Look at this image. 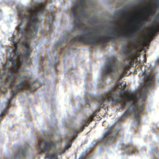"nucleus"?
Masks as SVG:
<instances>
[{"mask_svg": "<svg viewBox=\"0 0 159 159\" xmlns=\"http://www.w3.org/2000/svg\"><path fill=\"white\" fill-rule=\"evenodd\" d=\"M46 7L45 3L39 0H32L30 5L17 6L21 22L16 28L18 35L14 34L9 39L14 47H7V51L11 57L8 58L3 67H24L31 63L30 41L37 38V33Z\"/></svg>", "mask_w": 159, "mask_h": 159, "instance_id": "f257e3e1", "label": "nucleus"}, {"mask_svg": "<svg viewBox=\"0 0 159 159\" xmlns=\"http://www.w3.org/2000/svg\"><path fill=\"white\" fill-rule=\"evenodd\" d=\"M96 115L94 113L93 115L86 116L77 128L74 127L72 124L67 125L69 128L68 133L64 139L57 141L49 139L53 137L54 135L56 133L57 129L56 124L55 123H53L51 125L49 124L48 126L51 129L52 132L47 134L48 138L45 137L43 139L39 138L37 145L39 152L42 153L49 151L51 152L45 155L46 159H58L57 155L64 154L71 147L72 145L71 142L73 141L72 140L77 138V134L75 135V134L83 131L84 129V126H87L89 124L93 119V116Z\"/></svg>", "mask_w": 159, "mask_h": 159, "instance_id": "f03ea898", "label": "nucleus"}, {"mask_svg": "<svg viewBox=\"0 0 159 159\" xmlns=\"http://www.w3.org/2000/svg\"><path fill=\"white\" fill-rule=\"evenodd\" d=\"M150 71H143L140 73L139 78L144 82L141 83L138 90L134 92H148V89L155 87L154 78L153 75L150 74Z\"/></svg>", "mask_w": 159, "mask_h": 159, "instance_id": "7ed1b4c3", "label": "nucleus"}, {"mask_svg": "<svg viewBox=\"0 0 159 159\" xmlns=\"http://www.w3.org/2000/svg\"><path fill=\"white\" fill-rule=\"evenodd\" d=\"M120 129L119 126L116 128L115 126H111L108 128L101 139L96 142V143L110 144L115 142L116 140L117 136L118 134Z\"/></svg>", "mask_w": 159, "mask_h": 159, "instance_id": "20e7f679", "label": "nucleus"}, {"mask_svg": "<svg viewBox=\"0 0 159 159\" xmlns=\"http://www.w3.org/2000/svg\"><path fill=\"white\" fill-rule=\"evenodd\" d=\"M29 145L26 144L25 147L21 146L18 147L16 151L11 157V159H24L29 154L28 150Z\"/></svg>", "mask_w": 159, "mask_h": 159, "instance_id": "39448f33", "label": "nucleus"}, {"mask_svg": "<svg viewBox=\"0 0 159 159\" xmlns=\"http://www.w3.org/2000/svg\"><path fill=\"white\" fill-rule=\"evenodd\" d=\"M47 17V19L46 20L47 24L49 26V34L52 31L53 27L52 25L54 20H55L56 16L55 14L52 12H50L48 14H46Z\"/></svg>", "mask_w": 159, "mask_h": 159, "instance_id": "423d86ee", "label": "nucleus"}, {"mask_svg": "<svg viewBox=\"0 0 159 159\" xmlns=\"http://www.w3.org/2000/svg\"><path fill=\"white\" fill-rule=\"evenodd\" d=\"M142 11L143 13V16H141L140 15H139L138 16V18L140 20V24L144 26L147 23V21L143 20L144 19H146L147 16L150 13L148 10H146L145 8H143L142 10Z\"/></svg>", "mask_w": 159, "mask_h": 159, "instance_id": "0eeeda50", "label": "nucleus"}, {"mask_svg": "<svg viewBox=\"0 0 159 159\" xmlns=\"http://www.w3.org/2000/svg\"><path fill=\"white\" fill-rule=\"evenodd\" d=\"M125 148H122V150L124 151L125 152V153L129 155H131V153L133 152H134L135 150L133 149L130 146L126 145Z\"/></svg>", "mask_w": 159, "mask_h": 159, "instance_id": "6e6552de", "label": "nucleus"}, {"mask_svg": "<svg viewBox=\"0 0 159 159\" xmlns=\"http://www.w3.org/2000/svg\"><path fill=\"white\" fill-rule=\"evenodd\" d=\"M58 57L57 55L55 56V59L53 61L52 63L50 62V64L52 66H56L57 65V62L58 61Z\"/></svg>", "mask_w": 159, "mask_h": 159, "instance_id": "1a4fd4ad", "label": "nucleus"}, {"mask_svg": "<svg viewBox=\"0 0 159 159\" xmlns=\"http://www.w3.org/2000/svg\"><path fill=\"white\" fill-rule=\"evenodd\" d=\"M159 26L153 27L152 29V33L154 34H155L156 32L159 30Z\"/></svg>", "mask_w": 159, "mask_h": 159, "instance_id": "9d476101", "label": "nucleus"}, {"mask_svg": "<svg viewBox=\"0 0 159 159\" xmlns=\"http://www.w3.org/2000/svg\"><path fill=\"white\" fill-rule=\"evenodd\" d=\"M134 23L135 25L136 26H138L139 28H140V29H142L144 27V26H143L141 24L140 25H139V23L137 21H135Z\"/></svg>", "mask_w": 159, "mask_h": 159, "instance_id": "9b49d317", "label": "nucleus"}, {"mask_svg": "<svg viewBox=\"0 0 159 159\" xmlns=\"http://www.w3.org/2000/svg\"><path fill=\"white\" fill-rule=\"evenodd\" d=\"M152 152L153 154L157 152V150L155 148H153Z\"/></svg>", "mask_w": 159, "mask_h": 159, "instance_id": "f8f14e48", "label": "nucleus"}, {"mask_svg": "<svg viewBox=\"0 0 159 159\" xmlns=\"http://www.w3.org/2000/svg\"><path fill=\"white\" fill-rule=\"evenodd\" d=\"M54 0H47V2L48 3L52 2Z\"/></svg>", "mask_w": 159, "mask_h": 159, "instance_id": "ddd939ff", "label": "nucleus"}, {"mask_svg": "<svg viewBox=\"0 0 159 159\" xmlns=\"http://www.w3.org/2000/svg\"><path fill=\"white\" fill-rule=\"evenodd\" d=\"M156 63L157 65L159 64V58L157 60Z\"/></svg>", "mask_w": 159, "mask_h": 159, "instance_id": "4468645a", "label": "nucleus"}, {"mask_svg": "<svg viewBox=\"0 0 159 159\" xmlns=\"http://www.w3.org/2000/svg\"><path fill=\"white\" fill-rule=\"evenodd\" d=\"M104 85H105V84L104 83H102L101 84H100L99 86H101V87H103V86H104Z\"/></svg>", "mask_w": 159, "mask_h": 159, "instance_id": "2eb2a0df", "label": "nucleus"}, {"mask_svg": "<svg viewBox=\"0 0 159 159\" xmlns=\"http://www.w3.org/2000/svg\"><path fill=\"white\" fill-rule=\"evenodd\" d=\"M143 61H144V62H145L146 61V58L145 57H143Z\"/></svg>", "mask_w": 159, "mask_h": 159, "instance_id": "dca6fc26", "label": "nucleus"}, {"mask_svg": "<svg viewBox=\"0 0 159 159\" xmlns=\"http://www.w3.org/2000/svg\"><path fill=\"white\" fill-rule=\"evenodd\" d=\"M84 104H82V105H81V107H82V109H83L84 108Z\"/></svg>", "mask_w": 159, "mask_h": 159, "instance_id": "f3484780", "label": "nucleus"}, {"mask_svg": "<svg viewBox=\"0 0 159 159\" xmlns=\"http://www.w3.org/2000/svg\"><path fill=\"white\" fill-rule=\"evenodd\" d=\"M4 159H9L8 158V157H4Z\"/></svg>", "mask_w": 159, "mask_h": 159, "instance_id": "a211bd4d", "label": "nucleus"}, {"mask_svg": "<svg viewBox=\"0 0 159 159\" xmlns=\"http://www.w3.org/2000/svg\"><path fill=\"white\" fill-rule=\"evenodd\" d=\"M121 145H122V146H124L125 145V144H124V143H122Z\"/></svg>", "mask_w": 159, "mask_h": 159, "instance_id": "6ab92c4d", "label": "nucleus"}, {"mask_svg": "<svg viewBox=\"0 0 159 159\" xmlns=\"http://www.w3.org/2000/svg\"><path fill=\"white\" fill-rule=\"evenodd\" d=\"M43 61V57L42 58V61Z\"/></svg>", "mask_w": 159, "mask_h": 159, "instance_id": "aec40b11", "label": "nucleus"}, {"mask_svg": "<svg viewBox=\"0 0 159 159\" xmlns=\"http://www.w3.org/2000/svg\"><path fill=\"white\" fill-rule=\"evenodd\" d=\"M157 21L159 23V18H158L157 19Z\"/></svg>", "mask_w": 159, "mask_h": 159, "instance_id": "412c9836", "label": "nucleus"}, {"mask_svg": "<svg viewBox=\"0 0 159 159\" xmlns=\"http://www.w3.org/2000/svg\"><path fill=\"white\" fill-rule=\"evenodd\" d=\"M93 146H95V143H93Z\"/></svg>", "mask_w": 159, "mask_h": 159, "instance_id": "4be33fe9", "label": "nucleus"}, {"mask_svg": "<svg viewBox=\"0 0 159 159\" xmlns=\"http://www.w3.org/2000/svg\"><path fill=\"white\" fill-rule=\"evenodd\" d=\"M66 124H67V123L66 122Z\"/></svg>", "mask_w": 159, "mask_h": 159, "instance_id": "5701e85b", "label": "nucleus"}, {"mask_svg": "<svg viewBox=\"0 0 159 159\" xmlns=\"http://www.w3.org/2000/svg\"><path fill=\"white\" fill-rule=\"evenodd\" d=\"M135 15V16H137V15L136 14Z\"/></svg>", "mask_w": 159, "mask_h": 159, "instance_id": "b1692460", "label": "nucleus"}]
</instances>
